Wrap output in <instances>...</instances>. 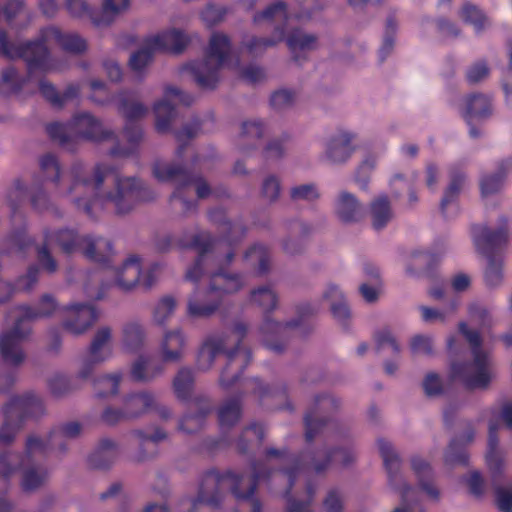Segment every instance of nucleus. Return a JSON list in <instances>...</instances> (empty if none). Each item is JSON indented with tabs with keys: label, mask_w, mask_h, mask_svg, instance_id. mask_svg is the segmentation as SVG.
I'll return each mask as SVG.
<instances>
[{
	"label": "nucleus",
	"mask_w": 512,
	"mask_h": 512,
	"mask_svg": "<svg viewBox=\"0 0 512 512\" xmlns=\"http://www.w3.org/2000/svg\"><path fill=\"white\" fill-rule=\"evenodd\" d=\"M92 177L88 179L83 165L76 164L71 169L69 185L59 192L70 195L76 205L87 213L103 202L112 204L118 214H125L133 208L137 188L133 178L123 177L104 163L94 168Z\"/></svg>",
	"instance_id": "nucleus-1"
},
{
	"label": "nucleus",
	"mask_w": 512,
	"mask_h": 512,
	"mask_svg": "<svg viewBox=\"0 0 512 512\" xmlns=\"http://www.w3.org/2000/svg\"><path fill=\"white\" fill-rule=\"evenodd\" d=\"M378 447L388 473L389 484L401 496V505L393 512H423L416 505L418 501L423 497L435 500L439 496V492L433 484V473L430 465L420 456H414L411 459L412 470L419 484V489L412 488L397 474L400 460L392 445L385 440H379Z\"/></svg>",
	"instance_id": "nucleus-2"
},
{
	"label": "nucleus",
	"mask_w": 512,
	"mask_h": 512,
	"mask_svg": "<svg viewBox=\"0 0 512 512\" xmlns=\"http://www.w3.org/2000/svg\"><path fill=\"white\" fill-rule=\"evenodd\" d=\"M246 329L243 325L235 326L227 335H213L202 344L197 357V368L206 371L211 368L213 361L220 352L224 351L228 360L227 367L222 371L220 383L228 387L238 378L239 370L245 368L250 362V352L238 345H234L244 337Z\"/></svg>",
	"instance_id": "nucleus-3"
},
{
	"label": "nucleus",
	"mask_w": 512,
	"mask_h": 512,
	"mask_svg": "<svg viewBox=\"0 0 512 512\" xmlns=\"http://www.w3.org/2000/svg\"><path fill=\"white\" fill-rule=\"evenodd\" d=\"M195 246L198 251V259L186 273L187 279L197 281L203 272V266L209 267L211 292L219 297L222 294H231L237 292L244 285V282L238 275H228L222 271H215L212 266L229 263L233 257L225 241H211L200 243L197 239Z\"/></svg>",
	"instance_id": "nucleus-4"
},
{
	"label": "nucleus",
	"mask_w": 512,
	"mask_h": 512,
	"mask_svg": "<svg viewBox=\"0 0 512 512\" xmlns=\"http://www.w3.org/2000/svg\"><path fill=\"white\" fill-rule=\"evenodd\" d=\"M45 43H56L71 53H79L86 49V42L80 36L70 33L63 34L56 28H48L43 33L42 41L30 43L21 50H14L6 41L5 34L0 32V52L11 58L23 57L30 70L39 68L43 71H51L60 68L59 65L50 61Z\"/></svg>",
	"instance_id": "nucleus-5"
},
{
	"label": "nucleus",
	"mask_w": 512,
	"mask_h": 512,
	"mask_svg": "<svg viewBox=\"0 0 512 512\" xmlns=\"http://www.w3.org/2000/svg\"><path fill=\"white\" fill-rule=\"evenodd\" d=\"M260 477L258 473H255L254 476L234 472H226L224 474L208 473L201 483L199 501L208 505H217L225 492L231 490L235 497L241 501V512L246 510L259 512L260 505L251 496L255 490L256 480Z\"/></svg>",
	"instance_id": "nucleus-6"
},
{
	"label": "nucleus",
	"mask_w": 512,
	"mask_h": 512,
	"mask_svg": "<svg viewBox=\"0 0 512 512\" xmlns=\"http://www.w3.org/2000/svg\"><path fill=\"white\" fill-rule=\"evenodd\" d=\"M47 443L37 436H30L26 441L24 455L5 453L0 456V477L9 479L18 470L22 471L21 486L25 491H32L42 486L48 478L39 461L45 455Z\"/></svg>",
	"instance_id": "nucleus-7"
},
{
	"label": "nucleus",
	"mask_w": 512,
	"mask_h": 512,
	"mask_svg": "<svg viewBox=\"0 0 512 512\" xmlns=\"http://www.w3.org/2000/svg\"><path fill=\"white\" fill-rule=\"evenodd\" d=\"M461 333L466 337L472 348L473 361L464 366L453 364L451 374L470 389H484L495 377L492 360L482 349L478 332L467 329L465 323L459 325Z\"/></svg>",
	"instance_id": "nucleus-8"
},
{
	"label": "nucleus",
	"mask_w": 512,
	"mask_h": 512,
	"mask_svg": "<svg viewBox=\"0 0 512 512\" xmlns=\"http://www.w3.org/2000/svg\"><path fill=\"white\" fill-rule=\"evenodd\" d=\"M141 274V258L137 255L128 256L121 264L105 271L109 278L107 286H113L122 292H132L139 284ZM102 275L94 273L83 284V292L90 300H99L104 296L105 287L101 283Z\"/></svg>",
	"instance_id": "nucleus-9"
},
{
	"label": "nucleus",
	"mask_w": 512,
	"mask_h": 512,
	"mask_svg": "<svg viewBox=\"0 0 512 512\" xmlns=\"http://www.w3.org/2000/svg\"><path fill=\"white\" fill-rule=\"evenodd\" d=\"M309 17L308 13L292 14L287 10L286 5L277 1L267 6L263 11L256 13L253 17L255 25L275 24V31L270 38L250 37L243 43V47L251 55H259L268 48L275 46L283 41L285 29L290 26L292 20Z\"/></svg>",
	"instance_id": "nucleus-10"
},
{
	"label": "nucleus",
	"mask_w": 512,
	"mask_h": 512,
	"mask_svg": "<svg viewBox=\"0 0 512 512\" xmlns=\"http://www.w3.org/2000/svg\"><path fill=\"white\" fill-rule=\"evenodd\" d=\"M238 62L233 60L228 37L221 33L212 35L204 60L190 65L195 81L203 88H212L218 81L221 68H234Z\"/></svg>",
	"instance_id": "nucleus-11"
},
{
	"label": "nucleus",
	"mask_w": 512,
	"mask_h": 512,
	"mask_svg": "<svg viewBox=\"0 0 512 512\" xmlns=\"http://www.w3.org/2000/svg\"><path fill=\"white\" fill-rule=\"evenodd\" d=\"M42 411V401L35 395L15 397L4 407L5 420L0 426V444L11 443L20 431L24 417L33 416Z\"/></svg>",
	"instance_id": "nucleus-12"
},
{
	"label": "nucleus",
	"mask_w": 512,
	"mask_h": 512,
	"mask_svg": "<svg viewBox=\"0 0 512 512\" xmlns=\"http://www.w3.org/2000/svg\"><path fill=\"white\" fill-rule=\"evenodd\" d=\"M473 239L476 248L486 255L488 265L485 271V280L489 286H496L502 279L501 262L491 257V252L506 243L508 238L507 229L500 227L497 230H491L486 225H475L472 230Z\"/></svg>",
	"instance_id": "nucleus-13"
},
{
	"label": "nucleus",
	"mask_w": 512,
	"mask_h": 512,
	"mask_svg": "<svg viewBox=\"0 0 512 512\" xmlns=\"http://www.w3.org/2000/svg\"><path fill=\"white\" fill-rule=\"evenodd\" d=\"M47 132L63 144L68 141L69 136L101 141L111 134L103 128L101 123L86 113L74 116L69 124L52 123L47 126Z\"/></svg>",
	"instance_id": "nucleus-14"
},
{
	"label": "nucleus",
	"mask_w": 512,
	"mask_h": 512,
	"mask_svg": "<svg viewBox=\"0 0 512 512\" xmlns=\"http://www.w3.org/2000/svg\"><path fill=\"white\" fill-rule=\"evenodd\" d=\"M58 240L65 253L81 250L87 258L98 263L108 262L113 255L111 242L102 237L79 238L72 230H62Z\"/></svg>",
	"instance_id": "nucleus-15"
},
{
	"label": "nucleus",
	"mask_w": 512,
	"mask_h": 512,
	"mask_svg": "<svg viewBox=\"0 0 512 512\" xmlns=\"http://www.w3.org/2000/svg\"><path fill=\"white\" fill-rule=\"evenodd\" d=\"M357 134L340 128L331 133L323 142L322 159L332 165L346 163L357 150Z\"/></svg>",
	"instance_id": "nucleus-16"
},
{
	"label": "nucleus",
	"mask_w": 512,
	"mask_h": 512,
	"mask_svg": "<svg viewBox=\"0 0 512 512\" xmlns=\"http://www.w3.org/2000/svg\"><path fill=\"white\" fill-rule=\"evenodd\" d=\"M191 102V97L185 95L179 89L175 87H167L164 98L154 106L156 129L162 133L166 132L175 116L173 106L178 103L189 105Z\"/></svg>",
	"instance_id": "nucleus-17"
},
{
	"label": "nucleus",
	"mask_w": 512,
	"mask_h": 512,
	"mask_svg": "<svg viewBox=\"0 0 512 512\" xmlns=\"http://www.w3.org/2000/svg\"><path fill=\"white\" fill-rule=\"evenodd\" d=\"M66 310L68 319L64 322V328L73 335L86 332L99 316L95 307L90 304H71Z\"/></svg>",
	"instance_id": "nucleus-18"
},
{
	"label": "nucleus",
	"mask_w": 512,
	"mask_h": 512,
	"mask_svg": "<svg viewBox=\"0 0 512 512\" xmlns=\"http://www.w3.org/2000/svg\"><path fill=\"white\" fill-rule=\"evenodd\" d=\"M187 43V36L177 29L161 31L147 38L148 48L156 52L179 53Z\"/></svg>",
	"instance_id": "nucleus-19"
},
{
	"label": "nucleus",
	"mask_w": 512,
	"mask_h": 512,
	"mask_svg": "<svg viewBox=\"0 0 512 512\" xmlns=\"http://www.w3.org/2000/svg\"><path fill=\"white\" fill-rule=\"evenodd\" d=\"M334 211L340 221L353 223L362 219L365 209L355 195L343 191L335 199Z\"/></svg>",
	"instance_id": "nucleus-20"
},
{
	"label": "nucleus",
	"mask_w": 512,
	"mask_h": 512,
	"mask_svg": "<svg viewBox=\"0 0 512 512\" xmlns=\"http://www.w3.org/2000/svg\"><path fill=\"white\" fill-rule=\"evenodd\" d=\"M491 112L490 99L481 94L470 95L464 100L463 103V116L470 126L474 122L480 121L487 117ZM470 134L473 137L477 136V131L474 127H470Z\"/></svg>",
	"instance_id": "nucleus-21"
},
{
	"label": "nucleus",
	"mask_w": 512,
	"mask_h": 512,
	"mask_svg": "<svg viewBox=\"0 0 512 512\" xmlns=\"http://www.w3.org/2000/svg\"><path fill=\"white\" fill-rule=\"evenodd\" d=\"M187 337L181 329L167 331L160 344L162 358L166 362L179 361L185 352Z\"/></svg>",
	"instance_id": "nucleus-22"
},
{
	"label": "nucleus",
	"mask_w": 512,
	"mask_h": 512,
	"mask_svg": "<svg viewBox=\"0 0 512 512\" xmlns=\"http://www.w3.org/2000/svg\"><path fill=\"white\" fill-rule=\"evenodd\" d=\"M219 306V299L211 292L197 291L189 299L187 313L193 318H204L212 315Z\"/></svg>",
	"instance_id": "nucleus-23"
},
{
	"label": "nucleus",
	"mask_w": 512,
	"mask_h": 512,
	"mask_svg": "<svg viewBox=\"0 0 512 512\" xmlns=\"http://www.w3.org/2000/svg\"><path fill=\"white\" fill-rule=\"evenodd\" d=\"M88 353L95 363H103L112 357V331L109 327H101L96 331Z\"/></svg>",
	"instance_id": "nucleus-24"
},
{
	"label": "nucleus",
	"mask_w": 512,
	"mask_h": 512,
	"mask_svg": "<svg viewBox=\"0 0 512 512\" xmlns=\"http://www.w3.org/2000/svg\"><path fill=\"white\" fill-rule=\"evenodd\" d=\"M289 50L295 59H299L303 54L313 51L318 47V39L314 34L296 30L286 39Z\"/></svg>",
	"instance_id": "nucleus-25"
},
{
	"label": "nucleus",
	"mask_w": 512,
	"mask_h": 512,
	"mask_svg": "<svg viewBox=\"0 0 512 512\" xmlns=\"http://www.w3.org/2000/svg\"><path fill=\"white\" fill-rule=\"evenodd\" d=\"M130 5L131 0H103L101 16L93 18V22L96 25H108L126 13Z\"/></svg>",
	"instance_id": "nucleus-26"
},
{
	"label": "nucleus",
	"mask_w": 512,
	"mask_h": 512,
	"mask_svg": "<svg viewBox=\"0 0 512 512\" xmlns=\"http://www.w3.org/2000/svg\"><path fill=\"white\" fill-rule=\"evenodd\" d=\"M154 404V397L147 392H140L131 394L124 400L123 407L125 415L129 419L138 417L139 415L148 411Z\"/></svg>",
	"instance_id": "nucleus-27"
},
{
	"label": "nucleus",
	"mask_w": 512,
	"mask_h": 512,
	"mask_svg": "<svg viewBox=\"0 0 512 512\" xmlns=\"http://www.w3.org/2000/svg\"><path fill=\"white\" fill-rule=\"evenodd\" d=\"M371 224L375 230H381L393 218V212L386 196H379L370 205Z\"/></svg>",
	"instance_id": "nucleus-28"
},
{
	"label": "nucleus",
	"mask_w": 512,
	"mask_h": 512,
	"mask_svg": "<svg viewBox=\"0 0 512 512\" xmlns=\"http://www.w3.org/2000/svg\"><path fill=\"white\" fill-rule=\"evenodd\" d=\"M249 303L263 312H270L277 307L278 295L271 286H260L251 291Z\"/></svg>",
	"instance_id": "nucleus-29"
},
{
	"label": "nucleus",
	"mask_w": 512,
	"mask_h": 512,
	"mask_svg": "<svg viewBox=\"0 0 512 512\" xmlns=\"http://www.w3.org/2000/svg\"><path fill=\"white\" fill-rule=\"evenodd\" d=\"M323 298L330 302L331 312L335 319L343 322L349 317L348 306L337 286L329 285L323 293Z\"/></svg>",
	"instance_id": "nucleus-30"
},
{
	"label": "nucleus",
	"mask_w": 512,
	"mask_h": 512,
	"mask_svg": "<svg viewBox=\"0 0 512 512\" xmlns=\"http://www.w3.org/2000/svg\"><path fill=\"white\" fill-rule=\"evenodd\" d=\"M498 425L493 421L489 423V440L488 451L486 454V461L489 469L492 472H498L503 465V454L498 448V441L495 436Z\"/></svg>",
	"instance_id": "nucleus-31"
},
{
	"label": "nucleus",
	"mask_w": 512,
	"mask_h": 512,
	"mask_svg": "<svg viewBox=\"0 0 512 512\" xmlns=\"http://www.w3.org/2000/svg\"><path fill=\"white\" fill-rule=\"evenodd\" d=\"M61 232L62 231L47 234L45 238V245L41 248H38L37 250L38 262L43 270L47 271L48 273H54L57 270V263L52 257L48 247L53 246L54 244H58L62 248L58 240V235Z\"/></svg>",
	"instance_id": "nucleus-32"
},
{
	"label": "nucleus",
	"mask_w": 512,
	"mask_h": 512,
	"mask_svg": "<svg viewBox=\"0 0 512 512\" xmlns=\"http://www.w3.org/2000/svg\"><path fill=\"white\" fill-rule=\"evenodd\" d=\"M144 343L143 328L137 323H129L123 329V349L128 353L137 352Z\"/></svg>",
	"instance_id": "nucleus-33"
},
{
	"label": "nucleus",
	"mask_w": 512,
	"mask_h": 512,
	"mask_svg": "<svg viewBox=\"0 0 512 512\" xmlns=\"http://www.w3.org/2000/svg\"><path fill=\"white\" fill-rule=\"evenodd\" d=\"M41 94L51 101L54 105H62L65 101L73 99L79 93V86L76 84L69 85L63 95L60 97L55 88L47 81L41 80L39 83Z\"/></svg>",
	"instance_id": "nucleus-34"
},
{
	"label": "nucleus",
	"mask_w": 512,
	"mask_h": 512,
	"mask_svg": "<svg viewBox=\"0 0 512 512\" xmlns=\"http://www.w3.org/2000/svg\"><path fill=\"white\" fill-rule=\"evenodd\" d=\"M121 374L113 373L97 378L94 381V387L99 397L114 396L119 391Z\"/></svg>",
	"instance_id": "nucleus-35"
},
{
	"label": "nucleus",
	"mask_w": 512,
	"mask_h": 512,
	"mask_svg": "<svg viewBox=\"0 0 512 512\" xmlns=\"http://www.w3.org/2000/svg\"><path fill=\"white\" fill-rule=\"evenodd\" d=\"M159 372L160 370L150 360L140 357L133 363L130 375L136 381H149Z\"/></svg>",
	"instance_id": "nucleus-36"
},
{
	"label": "nucleus",
	"mask_w": 512,
	"mask_h": 512,
	"mask_svg": "<svg viewBox=\"0 0 512 512\" xmlns=\"http://www.w3.org/2000/svg\"><path fill=\"white\" fill-rule=\"evenodd\" d=\"M176 308V300L172 296L161 298L153 310V321L158 325H164L173 315Z\"/></svg>",
	"instance_id": "nucleus-37"
},
{
	"label": "nucleus",
	"mask_w": 512,
	"mask_h": 512,
	"mask_svg": "<svg viewBox=\"0 0 512 512\" xmlns=\"http://www.w3.org/2000/svg\"><path fill=\"white\" fill-rule=\"evenodd\" d=\"M119 110L128 121L142 118L147 113V108L138 101L121 97L119 99Z\"/></svg>",
	"instance_id": "nucleus-38"
},
{
	"label": "nucleus",
	"mask_w": 512,
	"mask_h": 512,
	"mask_svg": "<svg viewBox=\"0 0 512 512\" xmlns=\"http://www.w3.org/2000/svg\"><path fill=\"white\" fill-rule=\"evenodd\" d=\"M153 52L152 49L148 48L146 41L142 49L131 55L129 60L131 70L136 74H141L151 63Z\"/></svg>",
	"instance_id": "nucleus-39"
},
{
	"label": "nucleus",
	"mask_w": 512,
	"mask_h": 512,
	"mask_svg": "<svg viewBox=\"0 0 512 512\" xmlns=\"http://www.w3.org/2000/svg\"><path fill=\"white\" fill-rule=\"evenodd\" d=\"M462 19L473 25L476 32L483 30L488 24V20L475 6L465 5L461 11Z\"/></svg>",
	"instance_id": "nucleus-40"
},
{
	"label": "nucleus",
	"mask_w": 512,
	"mask_h": 512,
	"mask_svg": "<svg viewBox=\"0 0 512 512\" xmlns=\"http://www.w3.org/2000/svg\"><path fill=\"white\" fill-rule=\"evenodd\" d=\"M193 385V375L191 370L189 369H182L177 374L175 380H174V389L177 396L181 399H185Z\"/></svg>",
	"instance_id": "nucleus-41"
},
{
	"label": "nucleus",
	"mask_w": 512,
	"mask_h": 512,
	"mask_svg": "<svg viewBox=\"0 0 512 512\" xmlns=\"http://www.w3.org/2000/svg\"><path fill=\"white\" fill-rule=\"evenodd\" d=\"M227 14L224 6L209 4L201 12V19L206 26L212 27L222 22Z\"/></svg>",
	"instance_id": "nucleus-42"
},
{
	"label": "nucleus",
	"mask_w": 512,
	"mask_h": 512,
	"mask_svg": "<svg viewBox=\"0 0 512 512\" xmlns=\"http://www.w3.org/2000/svg\"><path fill=\"white\" fill-rule=\"evenodd\" d=\"M40 168L45 177L57 187L60 180V170L53 155H45L40 159Z\"/></svg>",
	"instance_id": "nucleus-43"
},
{
	"label": "nucleus",
	"mask_w": 512,
	"mask_h": 512,
	"mask_svg": "<svg viewBox=\"0 0 512 512\" xmlns=\"http://www.w3.org/2000/svg\"><path fill=\"white\" fill-rule=\"evenodd\" d=\"M180 174V169L165 162H156L153 167L154 177L161 182L175 180Z\"/></svg>",
	"instance_id": "nucleus-44"
},
{
	"label": "nucleus",
	"mask_w": 512,
	"mask_h": 512,
	"mask_svg": "<svg viewBox=\"0 0 512 512\" xmlns=\"http://www.w3.org/2000/svg\"><path fill=\"white\" fill-rule=\"evenodd\" d=\"M161 272L159 264H151L147 268L141 266V274L138 286L143 287L145 290L151 289L158 281Z\"/></svg>",
	"instance_id": "nucleus-45"
},
{
	"label": "nucleus",
	"mask_w": 512,
	"mask_h": 512,
	"mask_svg": "<svg viewBox=\"0 0 512 512\" xmlns=\"http://www.w3.org/2000/svg\"><path fill=\"white\" fill-rule=\"evenodd\" d=\"M240 417V407L237 402H230L222 406L219 411L220 424L230 426L238 421Z\"/></svg>",
	"instance_id": "nucleus-46"
},
{
	"label": "nucleus",
	"mask_w": 512,
	"mask_h": 512,
	"mask_svg": "<svg viewBox=\"0 0 512 512\" xmlns=\"http://www.w3.org/2000/svg\"><path fill=\"white\" fill-rule=\"evenodd\" d=\"M245 258L252 264L259 265V271L265 272L267 270L268 254L266 249L261 245L251 247L245 254Z\"/></svg>",
	"instance_id": "nucleus-47"
},
{
	"label": "nucleus",
	"mask_w": 512,
	"mask_h": 512,
	"mask_svg": "<svg viewBox=\"0 0 512 512\" xmlns=\"http://www.w3.org/2000/svg\"><path fill=\"white\" fill-rule=\"evenodd\" d=\"M65 8L67 12L75 18L89 17L93 20L90 7L84 0H65Z\"/></svg>",
	"instance_id": "nucleus-48"
},
{
	"label": "nucleus",
	"mask_w": 512,
	"mask_h": 512,
	"mask_svg": "<svg viewBox=\"0 0 512 512\" xmlns=\"http://www.w3.org/2000/svg\"><path fill=\"white\" fill-rule=\"evenodd\" d=\"M291 196L294 200L312 201L319 197V191L314 184H302L292 189Z\"/></svg>",
	"instance_id": "nucleus-49"
},
{
	"label": "nucleus",
	"mask_w": 512,
	"mask_h": 512,
	"mask_svg": "<svg viewBox=\"0 0 512 512\" xmlns=\"http://www.w3.org/2000/svg\"><path fill=\"white\" fill-rule=\"evenodd\" d=\"M343 493L332 489L327 493L323 503L324 512H341L343 509Z\"/></svg>",
	"instance_id": "nucleus-50"
},
{
	"label": "nucleus",
	"mask_w": 512,
	"mask_h": 512,
	"mask_svg": "<svg viewBox=\"0 0 512 512\" xmlns=\"http://www.w3.org/2000/svg\"><path fill=\"white\" fill-rule=\"evenodd\" d=\"M376 164L377 159L373 156H368L362 161V163L358 167L355 180L361 189L367 188L368 180L365 177V174L367 172L372 171L376 167Z\"/></svg>",
	"instance_id": "nucleus-51"
},
{
	"label": "nucleus",
	"mask_w": 512,
	"mask_h": 512,
	"mask_svg": "<svg viewBox=\"0 0 512 512\" xmlns=\"http://www.w3.org/2000/svg\"><path fill=\"white\" fill-rule=\"evenodd\" d=\"M410 349L415 355H428L432 352V341L429 336L416 335L411 339Z\"/></svg>",
	"instance_id": "nucleus-52"
},
{
	"label": "nucleus",
	"mask_w": 512,
	"mask_h": 512,
	"mask_svg": "<svg viewBox=\"0 0 512 512\" xmlns=\"http://www.w3.org/2000/svg\"><path fill=\"white\" fill-rule=\"evenodd\" d=\"M503 183L502 175H489L481 180V192L484 197L498 192Z\"/></svg>",
	"instance_id": "nucleus-53"
},
{
	"label": "nucleus",
	"mask_w": 512,
	"mask_h": 512,
	"mask_svg": "<svg viewBox=\"0 0 512 512\" xmlns=\"http://www.w3.org/2000/svg\"><path fill=\"white\" fill-rule=\"evenodd\" d=\"M264 132L263 124L258 120L247 121L242 127V138L244 141L259 139Z\"/></svg>",
	"instance_id": "nucleus-54"
},
{
	"label": "nucleus",
	"mask_w": 512,
	"mask_h": 512,
	"mask_svg": "<svg viewBox=\"0 0 512 512\" xmlns=\"http://www.w3.org/2000/svg\"><path fill=\"white\" fill-rule=\"evenodd\" d=\"M38 281V269L36 267H30L27 273L16 282L14 291H30Z\"/></svg>",
	"instance_id": "nucleus-55"
},
{
	"label": "nucleus",
	"mask_w": 512,
	"mask_h": 512,
	"mask_svg": "<svg viewBox=\"0 0 512 512\" xmlns=\"http://www.w3.org/2000/svg\"><path fill=\"white\" fill-rule=\"evenodd\" d=\"M497 505L503 512L512 510V485L499 487L496 490Z\"/></svg>",
	"instance_id": "nucleus-56"
},
{
	"label": "nucleus",
	"mask_w": 512,
	"mask_h": 512,
	"mask_svg": "<svg viewBox=\"0 0 512 512\" xmlns=\"http://www.w3.org/2000/svg\"><path fill=\"white\" fill-rule=\"evenodd\" d=\"M470 317L472 322L482 329L490 327L493 322L490 313L482 307H473L470 311Z\"/></svg>",
	"instance_id": "nucleus-57"
},
{
	"label": "nucleus",
	"mask_w": 512,
	"mask_h": 512,
	"mask_svg": "<svg viewBox=\"0 0 512 512\" xmlns=\"http://www.w3.org/2000/svg\"><path fill=\"white\" fill-rule=\"evenodd\" d=\"M464 183V177L458 176L455 179L452 180L449 187L447 188L445 195L441 202L442 210L445 212V208L448 203L452 202L454 197H456L459 193V191L462 188V185Z\"/></svg>",
	"instance_id": "nucleus-58"
},
{
	"label": "nucleus",
	"mask_w": 512,
	"mask_h": 512,
	"mask_svg": "<svg viewBox=\"0 0 512 512\" xmlns=\"http://www.w3.org/2000/svg\"><path fill=\"white\" fill-rule=\"evenodd\" d=\"M262 193L269 201L275 200L280 193V184L278 179L274 176L265 178L262 186Z\"/></svg>",
	"instance_id": "nucleus-59"
},
{
	"label": "nucleus",
	"mask_w": 512,
	"mask_h": 512,
	"mask_svg": "<svg viewBox=\"0 0 512 512\" xmlns=\"http://www.w3.org/2000/svg\"><path fill=\"white\" fill-rule=\"evenodd\" d=\"M489 74V69L484 62L473 65L467 72V78L471 83H478L485 79Z\"/></svg>",
	"instance_id": "nucleus-60"
},
{
	"label": "nucleus",
	"mask_w": 512,
	"mask_h": 512,
	"mask_svg": "<svg viewBox=\"0 0 512 512\" xmlns=\"http://www.w3.org/2000/svg\"><path fill=\"white\" fill-rule=\"evenodd\" d=\"M49 388L54 395H62L69 391V380L63 375H56L49 381Z\"/></svg>",
	"instance_id": "nucleus-61"
},
{
	"label": "nucleus",
	"mask_w": 512,
	"mask_h": 512,
	"mask_svg": "<svg viewBox=\"0 0 512 512\" xmlns=\"http://www.w3.org/2000/svg\"><path fill=\"white\" fill-rule=\"evenodd\" d=\"M129 419L128 416L125 415V409H117V408H106L102 413V420L107 424H116L120 421Z\"/></svg>",
	"instance_id": "nucleus-62"
},
{
	"label": "nucleus",
	"mask_w": 512,
	"mask_h": 512,
	"mask_svg": "<svg viewBox=\"0 0 512 512\" xmlns=\"http://www.w3.org/2000/svg\"><path fill=\"white\" fill-rule=\"evenodd\" d=\"M293 99L294 96L290 91L279 90L271 96V103L275 108L281 109L290 105L293 102Z\"/></svg>",
	"instance_id": "nucleus-63"
},
{
	"label": "nucleus",
	"mask_w": 512,
	"mask_h": 512,
	"mask_svg": "<svg viewBox=\"0 0 512 512\" xmlns=\"http://www.w3.org/2000/svg\"><path fill=\"white\" fill-rule=\"evenodd\" d=\"M134 437L141 445H155L158 441L165 438L164 432L157 430L154 434H145L142 431L134 432Z\"/></svg>",
	"instance_id": "nucleus-64"
}]
</instances>
